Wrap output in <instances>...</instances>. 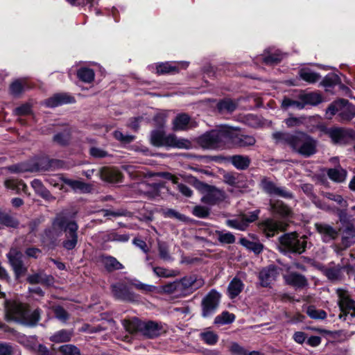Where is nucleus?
I'll use <instances>...</instances> for the list:
<instances>
[{
  "label": "nucleus",
  "mask_w": 355,
  "mask_h": 355,
  "mask_svg": "<svg viewBox=\"0 0 355 355\" xmlns=\"http://www.w3.org/2000/svg\"><path fill=\"white\" fill-rule=\"evenodd\" d=\"M57 159H49L43 157L37 159L31 164H30V172L46 171H49L54 163L58 162Z\"/></svg>",
  "instance_id": "nucleus-29"
},
{
  "label": "nucleus",
  "mask_w": 355,
  "mask_h": 355,
  "mask_svg": "<svg viewBox=\"0 0 355 355\" xmlns=\"http://www.w3.org/2000/svg\"><path fill=\"white\" fill-rule=\"evenodd\" d=\"M162 291L168 294H179V286L178 280L166 284L162 286Z\"/></svg>",
  "instance_id": "nucleus-63"
},
{
  "label": "nucleus",
  "mask_w": 355,
  "mask_h": 355,
  "mask_svg": "<svg viewBox=\"0 0 355 355\" xmlns=\"http://www.w3.org/2000/svg\"><path fill=\"white\" fill-rule=\"evenodd\" d=\"M101 212L103 213L104 216H113V217H119V216H130L131 213L125 209H120L117 211H111L110 209H101Z\"/></svg>",
  "instance_id": "nucleus-59"
},
{
  "label": "nucleus",
  "mask_w": 355,
  "mask_h": 355,
  "mask_svg": "<svg viewBox=\"0 0 355 355\" xmlns=\"http://www.w3.org/2000/svg\"><path fill=\"white\" fill-rule=\"evenodd\" d=\"M0 355H21L20 352L9 343H0Z\"/></svg>",
  "instance_id": "nucleus-52"
},
{
  "label": "nucleus",
  "mask_w": 355,
  "mask_h": 355,
  "mask_svg": "<svg viewBox=\"0 0 355 355\" xmlns=\"http://www.w3.org/2000/svg\"><path fill=\"white\" fill-rule=\"evenodd\" d=\"M189 182L198 191L205 193L201 198V202L209 205H215L223 202L225 199V193L207 183L200 181L194 176L189 177Z\"/></svg>",
  "instance_id": "nucleus-8"
},
{
  "label": "nucleus",
  "mask_w": 355,
  "mask_h": 355,
  "mask_svg": "<svg viewBox=\"0 0 355 355\" xmlns=\"http://www.w3.org/2000/svg\"><path fill=\"white\" fill-rule=\"evenodd\" d=\"M157 245L159 257L164 261L171 260L168 245L165 242H158Z\"/></svg>",
  "instance_id": "nucleus-57"
},
{
  "label": "nucleus",
  "mask_w": 355,
  "mask_h": 355,
  "mask_svg": "<svg viewBox=\"0 0 355 355\" xmlns=\"http://www.w3.org/2000/svg\"><path fill=\"white\" fill-rule=\"evenodd\" d=\"M77 77L84 83H91L94 80L95 73L90 68L81 67L77 71Z\"/></svg>",
  "instance_id": "nucleus-42"
},
{
  "label": "nucleus",
  "mask_w": 355,
  "mask_h": 355,
  "mask_svg": "<svg viewBox=\"0 0 355 355\" xmlns=\"http://www.w3.org/2000/svg\"><path fill=\"white\" fill-rule=\"evenodd\" d=\"M75 102L76 99L73 96L67 93H57L46 100V105L49 107H55Z\"/></svg>",
  "instance_id": "nucleus-26"
},
{
  "label": "nucleus",
  "mask_w": 355,
  "mask_h": 355,
  "mask_svg": "<svg viewBox=\"0 0 355 355\" xmlns=\"http://www.w3.org/2000/svg\"><path fill=\"white\" fill-rule=\"evenodd\" d=\"M5 309L7 321H15L29 327L37 325L42 313L40 308L31 311L29 305L16 301H6Z\"/></svg>",
  "instance_id": "nucleus-2"
},
{
  "label": "nucleus",
  "mask_w": 355,
  "mask_h": 355,
  "mask_svg": "<svg viewBox=\"0 0 355 355\" xmlns=\"http://www.w3.org/2000/svg\"><path fill=\"white\" fill-rule=\"evenodd\" d=\"M180 71V69L178 65L173 64L171 62H161L157 64L156 66V73L158 75H164V74H175L178 73Z\"/></svg>",
  "instance_id": "nucleus-36"
},
{
  "label": "nucleus",
  "mask_w": 355,
  "mask_h": 355,
  "mask_svg": "<svg viewBox=\"0 0 355 355\" xmlns=\"http://www.w3.org/2000/svg\"><path fill=\"white\" fill-rule=\"evenodd\" d=\"M315 228L320 236L321 240L325 243L336 240L340 234L338 229L327 223H315Z\"/></svg>",
  "instance_id": "nucleus-15"
},
{
  "label": "nucleus",
  "mask_w": 355,
  "mask_h": 355,
  "mask_svg": "<svg viewBox=\"0 0 355 355\" xmlns=\"http://www.w3.org/2000/svg\"><path fill=\"white\" fill-rule=\"evenodd\" d=\"M150 144L157 148L191 149L193 147L190 140L185 138H178L174 134L166 135L164 130H153L150 135Z\"/></svg>",
  "instance_id": "nucleus-4"
},
{
  "label": "nucleus",
  "mask_w": 355,
  "mask_h": 355,
  "mask_svg": "<svg viewBox=\"0 0 355 355\" xmlns=\"http://www.w3.org/2000/svg\"><path fill=\"white\" fill-rule=\"evenodd\" d=\"M238 104L231 98L220 100L216 104V109L220 114H231L236 110Z\"/></svg>",
  "instance_id": "nucleus-33"
},
{
  "label": "nucleus",
  "mask_w": 355,
  "mask_h": 355,
  "mask_svg": "<svg viewBox=\"0 0 355 355\" xmlns=\"http://www.w3.org/2000/svg\"><path fill=\"white\" fill-rule=\"evenodd\" d=\"M298 98L302 100L304 108L306 105L315 106L322 102V96L317 92H305L302 91L299 94Z\"/></svg>",
  "instance_id": "nucleus-30"
},
{
  "label": "nucleus",
  "mask_w": 355,
  "mask_h": 355,
  "mask_svg": "<svg viewBox=\"0 0 355 355\" xmlns=\"http://www.w3.org/2000/svg\"><path fill=\"white\" fill-rule=\"evenodd\" d=\"M263 191L270 196H277L286 199L293 198V194L284 187H277L272 181L264 177L261 180Z\"/></svg>",
  "instance_id": "nucleus-16"
},
{
  "label": "nucleus",
  "mask_w": 355,
  "mask_h": 355,
  "mask_svg": "<svg viewBox=\"0 0 355 355\" xmlns=\"http://www.w3.org/2000/svg\"><path fill=\"white\" fill-rule=\"evenodd\" d=\"M317 129L327 135L333 144L346 146L355 139V130L343 127H327L324 124H318Z\"/></svg>",
  "instance_id": "nucleus-9"
},
{
  "label": "nucleus",
  "mask_w": 355,
  "mask_h": 355,
  "mask_svg": "<svg viewBox=\"0 0 355 355\" xmlns=\"http://www.w3.org/2000/svg\"><path fill=\"white\" fill-rule=\"evenodd\" d=\"M164 216L168 218H174L177 220L186 223H189L190 219L189 217L182 214L173 209H168L164 211Z\"/></svg>",
  "instance_id": "nucleus-54"
},
{
  "label": "nucleus",
  "mask_w": 355,
  "mask_h": 355,
  "mask_svg": "<svg viewBox=\"0 0 355 355\" xmlns=\"http://www.w3.org/2000/svg\"><path fill=\"white\" fill-rule=\"evenodd\" d=\"M243 286L244 285L240 279L237 277L233 278L227 288L229 297L231 299H234L237 297L243 291Z\"/></svg>",
  "instance_id": "nucleus-39"
},
{
  "label": "nucleus",
  "mask_w": 355,
  "mask_h": 355,
  "mask_svg": "<svg viewBox=\"0 0 355 355\" xmlns=\"http://www.w3.org/2000/svg\"><path fill=\"white\" fill-rule=\"evenodd\" d=\"M102 180L108 183H117L122 181L123 175L121 171L114 167L103 166L99 171Z\"/></svg>",
  "instance_id": "nucleus-23"
},
{
  "label": "nucleus",
  "mask_w": 355,
  "mask_h": 355,
  "mask_svg": "<svg viewBox=\"0 0 355 355\" xmlns=\"http://www.w3.org/2000/svg\"><path fill=\"white\" fill-rule=\"evenodd\" d=\"M10 94L15 96H19L24 92V85L19 80H16L10 85Z\"/></svg>",
  "instance_id": "nucleus-60"
},
{
  "label": "nucleus",
  "mask_w": 355,
  "mask_h": 355,
  "mask_svg": "<svg viewBox=\"0 0 355 355\" xmlns=\"http://www.w3.org/2000/svg\"><path fill=\"white\" fill-rule=\"evenodd\" d=\"M53 311L55 318L62 322H65L69 318L67 311L61 306L53 307Z\"/></svg>",
  "instance_id": "nucleus-58"
},
{
  "label": "nucleus",
  "mask_w": 355,
  "mask_h": 355,
  "mask_svg": "<svg viewBox=\"0 0 355 355\" xmlns=\"http://www.w3.org/2000/svg\"><path fill=\"white\" fill-rule=\"evenodd\" d=\"M216 234L218 236V241L222 244H232L235 243L236 238L231 232H223L222 231L216 230Z\"/></svg>",
  "instance_id": "nucleus-50"
},
{
  "label": "nucleus",
  "mask_w": 355,
  "mask_h": 355,
  "mask_svg": "<svg viewBox=\"0 0 355 355\" xmlns=\"http://www.w3.org/2000/svg\"><path fill=\"white\" fill-rule=\"evenodd\" d=\"M1 225L7 227L17 229L19 227V221L9 213L0 211Z\"/></svg>",
  "instance_id": "nucleus-40"
},
{
  "label": "nucleus",
  "mask_w": 355,
  "mask_h": 355,
  "mask_svg": "<svg viewBox=\"0 0 355 355\" xmlns=\"http://www.w3.org/2000/svg\"><path fill=\"white\" fill-rule=\"evenodd\" d=\"M202 157L208 161L227 162L231 163L236 169L242 171L246 170L251 163V159L248 156L242 155H235L228 157L222 155L204 156Z\"/></svg>",
  "instance_id": "nucleus-14"
},
{
  "label": "nucleus",
  "mask_w": 355,
  "mask_h": 355,
  "mask_svg": "<svg viewBox=\"0 0 355 355\" xmlns=\"http://www.w3.org/2000/svg\"><path fill=\"white\" fill-rule=\"evenodd\" d=\"M355 243V225L349 223L347 224L342 234L341 244L345 248H349Z\"/></svg>",
  "instance_id": "nucleus-31"
},
{
  "label": "nucleus",
  "mask_w": 355,
  "mask_h": 355,
  "mask_svg": "<svg viewBox=\"0 0 355 355\" xmlns=\"http://www.w3.org/2000/svg\"><path fill=\"white\" fill-rule=\"evenodd\" d=\"M287 285L291 286L295 289H303L308 286L309 282L307 278L297 272H291L284 277Z\"/></svg>",
  "instance_id": "nucleus-25"
},
{
  "label": "nucleus",
  "mask_w": 355,
  "mask_h": 355,
  "mask_svg": "<svg viewBox=\"0 0 355 355\" xmlns=\"http://www.w3.org/2000/svg\"><path fill=\"white\" fill-rule=\"evenodd\" d=\"M340 112L338 113L339 121L347 123L355 116V105L349 103L348 100L340 99Z\"/></svg>",
  "instance_id": "nucleus-24"
},
{
  "label": "nucleus",
  "mask_w": 355,
  "mask_h": 355,
  "mask_svg": "<svg viewBox=\"0 0 355 355\" xmlns=\"http://www.w3.org/2000/svg\"><path fill=\"white\" fill-rule=\"evenodd\" d=\"M63 182L70 187L74 191H80L83 193H89L91 191V185L80 180H74L68 178L63 179Z\"/></svg>",
  "instance_id": "nucleus-37"
},
{
  "label": "nucleus",
  "mask_w": 355,
  "mask_h": 355,
  "mask_svg": "<svg viewBox=\"0 0 355 355\" xmlns=\"http://www.w3.org/2000/svg\"><path fill=\"white\" fill-rule=\"evenodd\" d=\"M343 267L338 264L335 267L327 268L324 275L331 281H338L342 279Z\"/></svg>",
  "instance_id": "nucleus-45"
},
{
  "label": "nucleus",
  "mask_w": 355,
  "mask_h": 355,
  "mask_svg": "<svg viewBox=\"0 0 355 355\" xmlns=\"http://www.w3.org/2000/svg\"><path fill=\"white\" fill-rule=\"evenodd\" d=\"M259 227L262 230L267 237L273 236L279 230H282V224L272 218H267L259 224Z\"/></svg>",
  "instance_id": "nucleus-28"
},
{
  "label": "nucleus",
  "mask_w": 355,
  "mask_h": 355,
  "mask_svg": "<svg viewBox=\"0 0 355 355\" xmlns=\"http://www.w3.org/2000/svg\"><path fill=\"white\" fill-rule=\"evenodd\" d=\"M4 185L6 188L15 191L17 193H19L21 191L25 192L27 189V186L22 180L14 178L6 180Z\"/></svg>",
  "instance_id": "nucleus-41"
},
{
  "label": "nucleus",
  "mask_w": 355,
  "mask_h": 355,
  "mask_svg": "<svg viewBox=\"0 0 355 355\" xmlns=\"http://www.w3.org/2000/svg\"><path fill=\"white\" fill-rule=\"evenodd\" d=\"M98 261L104 267L105 270L110 273L116 270H121L124 268L121 263L111 255L105 254H101L98 257Z\"/></svg>",
  "instance_id": "nucleus-27"
},
{
  "label": "nucleus",
  "mask_w": 355,
  "mask_h": 355,
  "mask_svg": "<svg viewBox=\"0 0 355 355\" xmlns=\"http://www.w3.org/2000/svg\"><path fill=\"white\" fill-rule=\"evenodd\" d=\"M26 281L31 284H41L50 285L53 283V277L51 275H47L43 272H40L28 275Z\"/></svg>",
  "instance_id": "nucleus-32"
},
{
  "label": "nucleus",
  "mask_w": 355,
  "mask_h": 355,
  "mask_svg": "<svg viewBox=\"0 0 355 355\" xmlns=\"http://www.w3.org/2000/svg\"><path fill=\"white\" fill-rule=\"evenodd\" d=\"M259 214L260 210L256 209L253 211L249 212L248 214H241V216L243 218V221L245 223L248 227L249 223H253L258 219Z\"/></svg>",
  "instance_id": "nucleus-64"
},
{
  "label": "nucleus",
  "mask_w": 355,
  "mask_h": 355,
  "mask_svg": "<svg viewBox=\"0 0 355 355\" xmlns=\"http://www.w3.org/2000/svg\"><path fill=\"white\" fill-rule=\"evenodd\" d=\"M306 236H300L295 232L284 234L279 238V250L284 254L287 253L300 254L306 250Z\"/></svg>",
  "instance_id": "nucleus-7"
},
{
  "label": "nucleus",
  "mask_w": 355,
  "mask_h": 355,
  "mask_svg": "<svg viewBox=\"0 0 355 355\" xmlns=\"http://www.w3.org/2000/svg\"><path fill=\"white\" fill-rule=\"evenodd\" d=\"M227 143L232 142L235 146L244 148L254 146L256 139L254 137L237 133L235 130L227 127Z\"/></svg>",
  "instance_id": "nucleus-18"
},
{
  "label": "nucleus",
  "mask_w": 355,
  "mask_h": 355,
  "mask_svg": "<svg viewBox=\"0 0 355 355\" xmlns=\"http://www.w3.org/2000/svg\"><path fill=\"white\" fill-rule=\"evenodd\" d=\"M300 77L309 83H315L318 82L321 76L320 73L314 72L309 69H302L299 72Z\"/></svg>",
  "instance_id": "nucleus-43"
},
{
  "label": "nucleus",
  "mask_w": 355,
  "mask_h": 355,
  "mask_svg": "<svg viewBox=\"0 0 355 355\" xmlns=\"http://www.w3.org/2000/svg\"><path fill=\"white\" fill-rule=\"evenodd\" d=\"M59 352L62 355H80V349L76 346L71 344L60 346Z\"/></svg>",
  "instance_id": "nucleus-55"
},
{
  "label": "nucleus",
  "mask_w": 355,
  "mask_h": 355,
  "mask_svg": "<svg viewBox=\"0 0 355 355\" xmlns=\"http://www.w3.org/2000/svg\"><path fill=\"white\" fill-rule=\"evenodd\" d=\"M240 218L229 219L226 220V225L232 228L244 231L247 229V225L243 221V218L240 216Z\"/></svg>",
  "instance_id": "nucleus-56"
},
{
  "label": "nucleus",
  "mask_w": 355,
  "mask_h": 355,
  "mask_svg": "<svg viewBox=\"0 0 355 355\" xmlns=\"http://www.w3.org/2000/svg\"><path fill=\"white\" fill-rule=\"evenodd\" d=\"M239 243L248 250L252 251L256 254H260L263 250V245L259 242H253L245 238H241Z\"/></svg>",
  "instance_id": "nucleus-44"
},
{
  "label": "nucleus",
  "mask_w": 355,
  "mask_h": 355,
  "mask_svg": "<svg viewBox=\"0 0 355 355\" xmlns=\"http://www.w3.org/2000/svg\"><path fill=\"white\" fill-rule=\"evenodd\" d=\"M272 137L276 144L287 146L293 153L306 158L311 157L317 152V140L303 131H278L272 133Z\"/></svg>",
  "instance_id": "nucleus-1"
},
{
  "label": "nucleus",
  "mask_w": 355,
  "mask_h": 355,
  "mask_svg": "<svg viewBox=\"0 0 355 355\" xmlns=\"http://www.w3.org/2000/svg\"><path fill=\"white\" fill-rule=\"evenodd\" d=\"M198 123L187 113H180L175 116L172 122V130L175 132L187 131L198 126Z\"/></svg>",
  "instance_id": "nucleus-19"
},
{
  "label": "nucleus",
  "mask_w": 355,
  "mask_h": 355,
  "mask_svg": "<svg viewBox=\"0 0 355 355\" xmlns=\"http://www.w3.org/2000/svg\"><path fill=\"white\" fill-rule=\"evenodd\" d=\"M66 214L67 213L64 211L57 214L51 220V225L45 228L41 234V242L49 248L54 249L58 245Z\"/></svg>",
  "instance_id": "nucleus-5"
},
{
  "label": "nucleus",
  "mask_w": 355,
  "mask_h": 355,
  "mask_svg": "<svg viewBox=\"0 0 355 355\" xmlns=\"http://www.w3.org/2000/svg\"><path fill=\"white\" fill-rule=\"evenodd\" d=\"M283 59L282 55L279 51H275L265 55L263 58V62L267 65H273L279 63Z\"/></svg>",
  "instance_id": "nucleus-53"
},
{
  "label": "nucleus",
  "mask_w": 355,
  "mask_h": 355,
  "mask_svg": "<svg viewBox=\"0 0 355 355\" xmlns=\"http://www.w3.org/2000/svg\"><path fill=\"white\" fill-rule=\"evenodd\" d=\"M179 295L186 296L193 293L205 284V280L197 275L186 276L178 280Z\"/></svg>",
  "instance_id": "nucleus-12"
},
{
  "label": "nucleus",
  "mask_w": 355,
  "mask_h": 355,
  "mask_svg": "<svg viewBox=\"0 0 355 355\" xmlns=\"http://www.w3.org/2000/svg\"><path fill=\"white\" fill-rule=\"evenodd\" d=\"M111 290L113 295L116 299L123 301H134L135 300V294L125 284L116 283L112 284Z\"/></svg>",
  "instance_id": "nucleus-21"
},
{
  "label": "nucleus",
  "mask_w": 355,
  "mask_h": 355,
  "mask_svg": "<svg viewBox=\"0 0 355 355\" xmlns=\"http://www.w3.org/2000/svg\"><path fill=\"white\" fill-rule=\"evenodd\" d=\"M114 137L121 141L123 144H130L135 139V136L130 135H123L121 131L119 130H115L113 133Z\"/></svg>",
  "instance_id": "nucleus-61"
},
{
  "label": "nucleus",
  "mask_w": 355,
  "mask_h": 355,
  "mask_svg": "<svg viewBox=\"0 0 355 355\" xmlns=\"http://www.w3.org/2000/svg\"><path fill=\"white\" fill-rule=\"evenodd\" d=\"M327 174L330 180L336 182H343L345 180L347 177L346 170L343 169L340 166L328 169Z\"/></svg>",
  "instance_id": "nucleus-38"
},
{
  "label": "nucleus",
  "mask_w": 355,
  "mask_h": 355,
  "mask_svg": "<svg viewBox=\"0 0 355 355\" xmlns=\"http://www.w3.org/2000/svg\"><path fill=\"white\" fill-rule=\"evenodd\" d=\"M71 128H67L62 131L55 134L53 137V141L60 146H67L71 140Z\"/></svg>",
  "instance_id": "nucleus-34"
},
{
  "label": "nucleus",
  "mask_w": 355,
  "mask_h": 355,
  "mask_svg": "<svg viewBox=\"0 0 355 355\" xmlns=\"http://www.w3.org/2000/svg\"><path fill=\"white\" fill-rule=\"evenodd\" d=\"M221 295L216 289H211L202 299L200 302L201 317L211 318L217 311L220 302Z\"/></svg>",
  "instance_id": "nucleus-11"
},
{
  "label": "nucleus",
  "mask_w": 355,
  "mask_h": 355,
  "mask_svg": "<svg viewBox=\"0 0 355 355\" xmlns=\"http://www.w3.org/2000/svg\"><path fill=\"white\" fill-rule=\"evenodd\" d=\"M73 335V330L61 329L55 332L50 337V340L56 343H67L71 340Z\"/></svg>",
  "instance_id": "nucleus-35"
},
{
  "label": "nucleus",
  "mask_w": 355,
  "mask_h": 355,
  "mask_svg": "<svg viewBox=\"0 0 355 355\" xmlns=\"http://www.w3.org/2000/svg\"><path fill=\"white\" fill-rule=\"evenodd\" d=\"M227 127L207 131L196 139L197 144L203 149L216 150L227 144Z\"/></svg>",
  "instance_id": "nucleus-6"
},
{
  "label": "nucleus",
  "mask_w": 355,
  "mask_h": 355,
  "mask_svg": "<svg viewBox=\"0 0 355 355\" xmlns=\"http://www.w3.org/2000/svg\"><path fill=\"white\" fill-rule=\"evenodd\" d=\"M235 320V315L228 311H223L220 315H217L214 319V324H230Z\"/></svg>",
  "instance_id": "nucleus-47"
},
{
  "label": "nucleus",
  "mask_w": 355,
  "mask_h": 355,
  "mask_svg": "<svg viewBox=\"0 0 355 355\" xmlns=\"http://www.w3.org/2000/svg\"><path fill=\"white\" fill-rule=\"evenodd\" d=\"M270 211L275 215L280 216L282 218H289L293 216L292 209L288 207L282 200H270L269 203Z\"/></svg>",
  "instance_id": "nucleus-22"
},
{
  "label": "nucleus",
  "mask_w": 355,
  "mask_h": 355,
  "mask_svg": "<svg viewBox=\"0 0 355 355\" xmlns=\"http://www.w3.org/2000/svg\"><path fill=\"white\" fill-rule=\"evenodd\" d=\"M291 107H295L297 110L304 109L302 101V100L299 99L298 97L297 100H293L288 97H284L282 101V108L284 110H287Z\"/></svg>",
  "instance_id": "nucleus-48"
},
{
  "label": "nucleus",
  "mask_w": 355,
  "mask_h": 355,
  "mask_svg": "<svg viewBox=\"0 0 355 355\" xmlns=\"http://www.w3.org/2000/svg\"><path fill=\"white\" fill-rule=\"evenodd\" d=\"M31 166L24 163L10 165L8 167V170L11 173H24L30 172Z\"/></svg>",
  "instance_id": "nucleus-62"
},
{
  "label": "nucleus",
  "mask_w": 355,
  "mask_h": 355,
  "mask_svg": "<svg viewBox=\"0 0 355 355\" xmlns=\"http://www.w3.org/2000/svg\"><path fill=\"white\" fill-rule=\"evenodd\" d=\"M278 275L277 267L273 264L262 268L258 275L259 286L263 288H270Z\"/></svg>",
  "instance_id": "nucleus-20"
},
{
  "label": "nucleus",
  "mask_w": 355,
  "mask_h": 355,
  "mask_svg": "<svg viewBox=\"0 0 355 355\" xmlns=\"http://www.w3.org/2000/svg\"><path fill=\"white\" fill-rule=\"evenodd\" d=\"M78 225L74 220L70 219L68 214H66L64 225L62 231V235L64 237L61 242V247L67 250L71 251L76 249L78 245Z\"/></svg>",
  "instance_id": "nucleus-10"
},
{
  "label": "nucleus",
  "mask_w": 355,
  "mask_h": 355,
  "mask_svg": "<svg viewBox=\"0 0 355 355\" xmlns=\"http://www.w3.org/2000/svg\"><path fill=\"white\" fill-rule=\"evenodd\" d=\"M200 337L205 343L214 345L218 340V336L213 331H206L200 334Z\"/></svg>",
  "instance_id": "nucleus-46"
},
{
  "label": "nucleus",
  "mask_w": 355,
  "mask_h": 355,
  "mask_svg": "<svg viewBox=\"0 0 355 355\" xmlns=\"http://www.w3.org/2000/svg\"><path fill=\"white\" fill-rule=\"evenodd\" d=\"M9 263L15 273L16 279H19L28 272V267L23 261V254L16 248H11L7 254Z\"/></svg>",
  "instance_id": "nucleus-13"
},
{
  "label": "nucleus",
  "mask_w": 355,
  "mask_h": 355,
  "mask_svg": "<svg viewBox=\"0 0 355 355\" xmlns=\"http://www.w3.org/2000/svg\"><path fill=\"white\" fill-rule=\"evenodd\" d=\"M338 304L341 312L339 318L346 320L350 311H355V301L349 297L347 292L344 291L338 290Z\"/></svg>",
  "instance_id": "nucleus-17"
},
{
  "label": "nucleus",
  "mask_w": 355,
  "mask_h": 355,
  "mask_svg": "<svg viewBox=\"0 0 355 355\" xmlns=\"http://www.w3.org/2000/svg\"><path fill=\"white\" fill-rule=\"evenodd\" d=\"M122 324L130 334H140L148 339H153L161 336L164 332L161 322L153 320L143 321L137 317L123 320Z\"/></svg>",
  "instance_id": "nucleus-3"
},
{
  "label": "nucleus",
  "mask_w": 355,
  "mask_h": 355,
  "mask_svg": "<svg viewBox=\"0 0 355 355\" xmlns=\"http://www.w3.org/2000/svg\"><path fill=\"white\" fill-rule=\"evenodd\" d=\"M307 315L312 319L324 320L327 318V313L322 309H316L314 306H309L306 310Z\"/></svg>",
  "instance_id": "nucleus-51"
},
{
  "label": "nucleus",
  "mask_w": 355,
  "mask_h": 355,
  "mask_svg": "<svg viewBox=\"0 0 355 355\" xmlns=\"http://www.w3.org/2000/svg\"><path fill=\"white\" fill-rule=\"evenodd\" d=\"M341 82L340 77L334 73L327 74L322 80L321 84L324 87H333Z\"/></svg>",
  "instance_id": "nucleus-49"
}]
</instances>
